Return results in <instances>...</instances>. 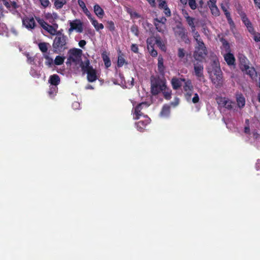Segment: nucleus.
Instances as JSON below:
<instances>
[{"instance_id":"1","label":"nucleus","mask_w":260,"mask_h":260,"mask_svg":"<svg viewBox=\"0 0 260 260\" xmlns=\"http://www.w3.org/2000/svg\"><path fill=\"white\" fill-rule=\"evenodd\" d=\"M68 54V57L66 61L67 65L70 66L73 63L77 65L81 60L82 50L80 49L72 48L69 50Z\"/></svg>"},{"instance_id":"2","label":"nucleus","mask_w":260,"mask_h":260,"mask_svg":"<svg viewBox=\"0 0 260 260\" xmlns=\"http://www.w3.org/2000/svg\"><path fill=\"white\" fill-rule=\"evenodd\" d=\"M68 38L55 37L53 41V51L55 53H60L68 49Z\"/></svg>"},{"instance_id":"3","label":"nucleus","mask_w":260,"mask_h":260,"mask_svg":"<svg viewBox=\"0 0 260 260\" xmlns=\"http://www.w3.org/2000/svg\"><path fill=\"white\" fill-rule=\"evenodd\" d=\"M207 49L203 42H200V44L196 47V49L193 53L194 58L199 61H202L205 56L207 55Z\"/></svg>"},{"instance_id":"4","label":"nucleus","mask_w":260,"mask_h":260,"mask_svg":"<svg viewBox=\"0 0 260 260\" xmlns=\"http://www.w3.org/2000/svg\"><path fill=\"white\" fill-rule=\"evenodd\" d=\"M166 87V82L160 79H156L154 82L151 81V92L154 95H157Z\"/></svg>"},{"instance_id":"5","label":"nucleus","mask_w":260,"mask_h":260,"mask_svg":"<svg viewBox=\"0 0 260 260\" xmlns=\"http://www.w3.org/2000/svg\"><path fill=\"white\" fill-rule=\"evenodd\" d=\"M211 81L215 85L216 88H219L222 86V73L220 68H218L215 70L214 75L211 77Z\"/></svg>"},{"instance_id":"6","label":"nucleus","mask_w":260,"mask_h":260,"mask_svg":"<svg viewBox=\"0 0 260 260\" xmlns=\"http://www.w3.org/2000/svg\"><path fill=\"white\" fill-rule=\"evenodd\" d=\"M176 36H178L181 39L184 41L186 44H189L190 41L188 37L187 32L185 28L177 26L175 31Z\"/></svg>"},{"instance_id":"7","label":"nucleus","mask_w":260,"mask_h":260,"mask_svg":"<svg viewBox=\"0 0 260 260\" xmlns=\"http://www.w3.org/2000/svg\"><path fill=\"white\" fill-rule=\"evenodd\" d=\"M70 28L69 29V33L71 34L73 30L81 33L83 30V23L79 19H75L70 21Z\"/></svg>"},{"instance_id":"8","label":"nucleus","mask_w":260,"mask_h":260,"mask_svg":"<svg viewBox=\"0 0 260 260\" xmlns=\"http://www.w3.org/2000/svg\"><path fill=\"white\" fill-rule=\"evenodd\" d=\"M193 69L194 75L199 80L202 81L203 79H204V76L203 74L204 66L201 61L194 63Z\"/></svg>"},{"instance_id":"9","label":"nucleus","mask_w":260,"mask_h":260,"mask_svg":"<svg viewBox=\"0 0 260 260\" xmlns=\"http://www.w3.org/2000/svg\"><path fill=\"white\" fill-rule=\"evenodd\" d=\"M238 13L240 16L243 23L246 26L249 32L250 33L253 32L254 30V27H253L251 22H250L248 18L247 17V15L245 14V13L241 10H238Z\"/></svg>"},{"instance_id":"10","label":"nucleus","mask_w":260,"mask_h":260,"mask_svg":"<svg viewBox=\"0 0 260 260\" xmlns=\"http://www.w3.org/2000/svg\"><path fill=\"white\" fill-rule=\"evenodd\" d=\"M217 102L219 106L225 108L228 110H232L234 107V105H235L234 102H232L225 97H220L217 99Z\"/></svg>"},{"instance_id":"11","label":"nucleus","mask_w":260,"mask_h":260,"mask_svg":"<svg viewBox=\"0 0 260 260\" xmlns=\"http://www.w3.org/2000/svg\"><path fill=\"white\" fill-rule=\"evenodd\" d=\"M23 25L27 29L31 30L34 29L37 24L35 20L32 16H24L22 20Z\"/></svg>"},{"instance_id":"12","label":"nucleus","mask_w":260,"mask_h":260,"mask_svg":"<svg viewBox=\"0 0 260 260\" xmlns=\"http://www.w3.org/2000/svg\"><path fill=\"white\" fill-rule=\"evenodd\" d=\"M158 3V8L163 10V12L167 17L171 16V11L168 7L166 0H156Z\"/></svg>"},{"instance_id":"13","label":"nucleus","mask_w":260,"mask_h":260,"mask_svg":"<svg viewBox=\"0 0 260 260\" xmlns=\"http://www.w3.org/2000/svg\"><path fill=\"white\" fill-rule=\"evenodd\" d=\"M150 121L151 119L147 116H144V119L140 120L136 123L138 130L140 132H143Z\"/></svg>"},{"instance_id":"14","label":"nucleus","mask_w":260,"mask_h":260,"mask_svg":"<svg viewBox=\"0 0 260 260\" xmlns=\"http://www.w3.org/2000/svg\"><path fill=\"white\" fill-rule=\"evenodd\" d=\"M85 73L87 74V79L89 82H95L98 79L96 71L93 68L86 70Z\"/></svg>"},{"instance_id":"15","label":"nucleus","mask_w":260,"mask_h":260,"mask_svg":"<svg viewBox=\"0 0 260 260\" xmlns=\"http://www.w3.org/2000/svg\"><path fill=\"white\" fill-rule=\"evenodd\" d=\"M221 9H222V10L224 13V15H225L228 22L230 25L231 28H235V24L231 17L230 12L228 11L226 7L223 4H221Z\"/></svg>"},{"instance_id":"16","label":"nucleus","mask_w":260,"mask_h":260,"mask_svg":"<svg viewBox=\"0 0 260 260\" xmlns=\"http://www.w3.org/2000/svg\"><path fill=\"white\" fill-rule=\"evenodd\" d=\"M185 81V79L184 78L173 77L171 80L173 88L175 90H177L182 86V82Z\"/></svg>"},{"instance_id":"17","label":"nucleus","mask_w":260,"mask_h":260,"mask_svg":"<svg viewBox=\"0 0 260 260\" xmlns=\"http://www.w3.org/2000/svg\"><path fill=\"white\" fill-rule=\"evenodd\" d=\"M144 105L146 106V107L148 106L146 103L145 102L140 103L136 106L135 109V119H139L140 118V116L143 115V114L141 112V110L142 109L143 106Z\"/></svg>"},{"instance_id":"18","label":"nucleus","mask_w":260,"mask_h":260,"mask_svg":"<svg viewBox=\"0 0 260 260\" xmlns=\"http://www.w3.org/2000/svg\"><path fill=\"white\" fill-rule=\"evenodd\" d=\"M236 101L238 107L243 108L245 105V99L241 93H238L236 94Z\"/></svg>"},{"instance_id":"19","label":"nucleus","mask_w":260,"mask_h":260,"mask_svg":"<svg viewBox=\"0 0 260 260\" xmlns=\"http://www.w3.org/2000/svg\"><path fill=\"white\" fill-rule=\"evenodd\" d=\"M60 81V78L57 74H53L49 77V83L51 86H57L59 84Z\"/></svg>"},{"instance_id":"20","label":"nucleus","mask_w":260,"mask_h":260,"mask_svg":"<svg viewBox=\"0 0 260 260\" xmlns=\"http://www.w3.org/2000/svg\"><path fill=\"white\" fill-rule=\"evenodd\" d=\"M224 60L227 64L229 66L233 65L235 64V58L233 54L231 52L226 53L224 55Z\"/></svg>"},{"instance_id":"21","label":"nucleus","mask_w":260,"mask_h":260,"mask_svg":"<svg viewBox=\"0 0 260 260\" xmlns=\"http://www.w3.org/2000/svg\"><path fill=\"white\" fill-rule=\"evenodd\" d=\"M157 68L159 74L162 75H164L165 67L164 65V59L160 55L158 57Z\"/></svg>"},{"instance_id":"22","label":"nucleus","mask_w":260,"mask_h":260,"mask_svg":"<svg viewBox=\"0 0 260 260\" xmlns=\"http://www.w3.org/2000/svg\"><path fill=\"white\" fill-rule=\"evenodd\" d=\"M78 4L79 6L82 8L83 12L87 16L88 19H91L92 17L90 12L88 11L86 7L85 3L82 0H78Z\"/></svg>"},{"instance_id":"23","label":"nucleus","mask_w":260,"mask_h":260,"mask_svg":"<svg viewBox=\"0 0 260 260\" xmlns=\"http://www.w3.org/2000/svg\"><path fill=\"white\" fill-rule=\"evenodd\" d=\"M80 66L83 74H85V71L86 70H88L90 68H93L92 66L90 65V61L88 59H86L84 62L81 61Z\"/></svg>"},{"instance_id":"24","label":"nucleus","mask_w":260,"mask_h":260,"mask_svg":"<svg viewBox=\"0 0 260 260\" xmlns=\"http://www.w3.org/2000/svg\"><path fill=\"white\" fill-rule=\"evenodd\" d=\"M94 12L100 18H102L104 15L103 9L98 4H95L93 7Z\"/></svg>"},{"instance_id":"25","label":"nucleus","mask_w":260,"mask_h":260,"mask_svg":"<svg viewBox=\"0 0 260 260\" xmlns=\"http://www.w3.org/2000/svg\"><path fill=\"white\" fill-rule=\"evenodd\" d=\"M124 54L121 52L120 50H119L118 52V57L117 60V67L118 68L122 67L124 64H127L124 58Z\"/></svg>"},{"instance_id":"26","label":"nucleus","mask_w":260,"mask_h":260,"mask_svg":"<svg viewBox=\"0 0 260 260\" xmlns=\"http://www.w3.org/2000/svg\"><path fill=\"white\" fill-rule=\"evenodd\" d=\"M220 41L222 44L221 49L224 50L226 53L231 52V48L229 42L223 38H220Z\"/></svg>"},{"instance_id":"27","label":"nucleus","mask_w":260,"mask_h":260,"mask_svg":"<svg viewBox=\"0 0 260 260\" xmlns=\"http://www.w3.org/2000/svg\"><path fill=\"white\" fill-rule=\"evenodd\" d=\"M170 114V106L168 105H165L161 110L160 115L161 117H167Z\"/></svg>"},{"instance_id":"28","label":"nucleus","mask_w":260,"mask_h":260,"mask_svg":"<svg viewBox=\"0 0 260 260\" xmlns=\"http://www.w3.org/2000/svg\"><path fill=\"white\" fill-rule=\"evenodd\" d=\"M242 70H245L247 72V74L249 75L251 77H252L256 74L255 69L253 67L250 68L247 64H244Z\"/></svg>"},{"instance_id":"29","label":"nucleus","mask_w":260,"mask_h":260,"mask_svg":"<svg viewBox=\"0 0 260 260\" xmlns=\"http://www.w3.org/2000/svg\"><path fill=\"white\" fill-rule=\"evenodd\" d=\"M154 21V25L155 26L156 29L157 30V31L163 33L166 28V24H164L162 23H160V21Z\"/></svg>"},{"instance_id":"30","label":"nucleus","mask_w":260,"mask_h":260,"mask_svg":"<svg viewBox=\"0 0 260 260\" xmlns=\"http://www.w3.org/2000/svg\"><path fill=\"white\" fill-rule=\"evenodd\" d=\"M184 82V85H183V89L185 91L187 92L192 91L193 90V86L192 85V83L190 80H186Z\"/></svg>"},{"instance_id":"31","label":"nucleus","mask_w":260,"mask_h":260,"mask_svg":"<svg viewBox=\"0 0 260 260\" xmlns=\"http://www.w3.org/2000/svg\"><path fill=\"white\" fill-rule=\"evenodd\" d=\"M89 19L90 20L92 24L97 31L104 28V25L102 23H99L96 20L94 19L92 17H91V19Z\"/></svg>"},{"instance_id":"32","label":"nucleus","mask_w":260,"mask_h":260,"mask_svg":"<svg viewBox=\"0 0 260 260\" xmlns=\"http://www.w3.org/2000/svg\"><path fill=\"white\" fill-rule=\"evenodd\" d=\"M165 99L169 100L171 98L172 91L166 86V87L161 91Z\"/></svg>"},{"instance_id":"33","label":"nucleus","mask_w":260,"mask_h":260,"mask_svg":"<svg viewBox=\"0 0 260 260\" xmlns=\"http://www.w3.org/2000/svg\"><path fill=\"white\" fill-rule=\"evenodd\" d=\"M194 19L191 17H187L186 21L189 26H190L192 32H194L196 30V26L194 24Z\"/></svg>"},{"instance_id":"34","label":"nucleus","mask_w":260,"mask_h":260,"mask_svg":"<svg viewBox=\"0 0 260 260\" xmlns=\"http://www.w3.org/2000/svg\"><path fill=\"white\" fill-rule=\"evenodd\" d=\"M102 58L104 62L105 66L106 68H108L110 67L111 65V60L110 59V58L109 56L103 53L102 54Z\"/></svg>"},{"instance_id":"35","label":"nucleus","mask_w":260,"mask_h":260,"mask_svg":"<svg viewBox=\"0 0 260 260\" xmlns=\"http://www.w3.org/2000/svg\"><path fill=\"white\" fill-rule=\"evenodd\" d=\"M57 87L56 86H51L50 85L48 93L50 98H53L57 92Z\"/></svg>"},{"instance_id":"36","label":"nucleus","mask_w":260,"mask_h":260,"mask_svg":"<svg viewBox=\"0 0 260 260\" xmlns=\"http://www.w3.org/2000/svg\"><path fill=\"white\" fill-rule=\"evenodd\" d=\"M66 4V0H54V6L57 9H61Z\"/></svg>"},{"instance_id":"37","label":"nucleus","mask_w":260,"mask_h":260,"mask_svg":"<svg viewBox=\"0 0 260 260\" xmlns=\"http://www.w3.org/2000/svg\"><path fill=\"white\" fill-rule=\"evenodd\" d=\"M65 57L59 55L56 56L54 60V63L57 66H60L64 62Z\"/></svg>"},{"instance_id":"38","label":"nucleus","mask_w":260,"mask_h":260,"mask_svg":"<svg viewBox=\"0 0 260 260\" xmlns=\"http://www.w3.org/2000/svg\"><path fill=\"white\" fill-rule=\"evenodd\" d=\"M48 43L45 42L40 43L38 44L40 50L43 53H46L48 51Z\"/></svg>"},{"instance_id":"39","label":"nucleus","mask_w":260,"mask_h":260,"mask_svg":"<svg viewBox=\"0 0 260 260\" xmlns=\"http://www.w3.org/2000/svg\"><path fill=\"white\" fill-rule=\"evenodd\" d=\"M35 19L44 29H46V26L49 24L43 19L39 17H35Z\"/></svg>"},{"instance_id":"40","label":"nucleus","mask_w":260,"mask_h":260,"mask_svg":"<svg viewBox=\"0 0 260 260\" xmlns=\"http://www.w3.org/2000/svg\"><path fill=\"white\" fill-rule=\"evenodd\" d=\"M209 7L210 8L211 13L213 15L218 16L220 15L219 10L216 5L213 6H209Z\"/></svg>"},{"instance_id":"41","label":"nucleus","mask_w":260,"mask_h":260,"mask_svg":"<svg viewBox=\"0 0 260 260\" xmlns=\"http://www.w3.org/2000/svg\"><path fill=\"white\" fill-rule=\"evenodd\" d=\"M44 57L46 59L45 62V64L49 68H51L54 63L53 59L48 55H45Z\"/></svg>"},{"instance_id":"42","label":"nucleus","mask_w":260,"mask_h":260,"mask_svg":"<svg viewBox=\"0 0 260 260\" xmlns=\"http://www.w3.org/2000/svg\"><path fill=\"white\" fill-rule=\"evenodd\" d=\"M55 29H56V28H55L54 26L48 24L47 26H46V29L44 30L47 31L50 35L54 36V34L55 33Z\"/></svg>"},{"instance_id":"43","label":"nucleus","mask_w":260,"mask_h":260,"mask_svg":"<svg viewBox=\"0 0 260 260\" xmlns=\"http://www.w3.org/2000/svg\"><path fill=\"white\" fill-rule=\"evenodd\" d=\"M107 27L110 31H113L114 30H115V27L113 21H108Z\"/></svg>"},{"instance_id":"44","label":"nucleus","mask_w":260,"mask_h":260,"mask_svg":"<svg viewBox=\"0 0 260 260\" xmlns=\"http://www.w3.org/2000/svg\"><path fill=\"white\" fill-rule=\"evenodd\" d=\"M188 5L191 10H194L197 9L196 0H188Z\"/></svg>"},{"instance_id":"45","label":"nucleus","mask_w":260,"mask_h":260,"mask_svg":"<svg viewBox=\"0 0 260 260\" xmlns=\"http://www.w3.org/2000/svg\"><path fill=\"white\" fill-rule=\"evenodd\" d=\"M131 32L134 34L135 36H138L139 34V28L138 26L136 25H133L131 27Z\"/></svg>"},{"instance_id":"46","label":"nucleus","mask_w":260,"mask_h":260,"mask_svg":"<svg viewBox=\"0 0 260 260\" xmlns=\"http://www.w3.org/2000/svg\"><path fill=\"white\" fill-rule=\"evenodd\" d=\"M192 32L193 33V38L198 44H200V42H203L200 38V35L198 31H196L195 30L194 32Z\"/></svg>"},{"instance_id":"47","label":"nucleus","mask_w":260,"mask_h":260,"mask_svg":"<svg viewBox=\"0 0 260 260\" xmlns=\"http://www.w3.org/2000/svg\"><path fill=\"white\" fill-rule=\"evenodd\" d=\"M185 55V51L184 49L179 48L178 50V56L179 58H183Z\"/></svg>"},{"instance_id":"48","label":"nucleus","mask_w":260,"mask_h":260,"mask_svg":"<svg viewBox=\"0 0 260 260\" xmlns=\"http://www.w3.org/2000/svg\"><path fill=\"white\" fill-rule=\"evenodd\" d=\"M62 31V29L60 30H57L55 29V33L54 34V35L56 36L55 37L67 38V36L63 34Z\"/></svg>"},{"instance_id":"49","label":"nucleus","mask_w":260,"mask_h":260,"mask_svg":"<svg viewBox=\"0 0 260 260\" xmlns=\"http://www.w3.org/2000/svg\"><path fill=\"white\" fill-rule=\"evenodd\" d=\"M39 1L41 5L44 8L48 7L50 4L49 0H39Z\"/></svg>"},{"instance_id":"50","label":"nucleus","mask_w":260,"mask_h":260,"mask_svg":"<svg viewBox=\"0 0 260 260\" xmlns=\"http://www.w3.org/2000/svg\"><path fill=\"white\" fill-rule=\"evenodd\" d=\"M154 21H155L156 22L160 21V23H162L164 24H166V23L167 22V19L165 17H161L159 18H155L154 19Z\"/></svg>"},{"instance_id":"51","label":"nucleus","mask_w":260,"mask_h":260,"mask_svg":"<svg viewBox=\"0 0 260 260\" xmlns=\"http://www.w3.org/2000/svg\"><path fill=\"white\" fill-rule=\"evenodd\" d=\"M131 50L134 53H138L139 51L138 46L137 44H133L131 47Z\"/></svg>"},{"instance_id":"52","label":"nucleus","mask_w":260,"mask_h":260,"mask_svg":"<svg viewBox=\"0 0 260 260\" xmlns=\"http://www.w3.org/2000/svg\"><path fill=\"white\" fill-rule=\"evenodd\" d=\"M200 101V98L198 93H196L194 94V96L192 99V102L194 104L198 103Z\"/></svg>"},{"instance_id":"53","label":"nucleus","mask_w":260,"mask_h":260,"mask_svg":"<svg viewBox=\"0 0 260 260\" xmlns=\"http://www.w3.org/2000/svg\"><path fill=\"white\" fill-rule=\"evenodd\" d=\"M155 43H156V44L158 46H159V47H161V48H162V46L165 47V46H164V45L162 44V42H161V39H160V38H156V40H155Z\"/></svg>"},{"instance_id":"54","label":"nucleus","mask_w":260,"mask_h":260,"mask_svg":"<svg viewBox=\"0 0 260 260\" xmlns=\"http://www.w3.org/2000/svg\"><path fill=\"white\" fill-rule=\"evenodd\" d=\"M78 44L80 47L84 48V46L86 44V42L84 40H81L79 42Z\"/></svg>"},{"instance_id":"55","label":"nucleus","mask_w":260,"mask_h":260,"mask_svg":"<svg viewBox=\"0 0 260 260\" xmlns=\"http://www.w3.org/2000/svg\"><path fill=\"white\" fill-rule=\"evenodd\" d=\"M191 92L192 91H188L187 92H186V93L185 94V97L187 101H189L190 99V98L192 95Z\"/></svg>"},{"instance_id":"56","label":"nucleus","mask_w":260,"mask_h":260,"mask_svg":"<svg viewBox=\"0 0 260 260\" xmlns=\"http://www.w3.org/2000/svg\"><path fill=\"white\" fill-rule=\"evenodd\" d=\"M255 168L256 169V170H260V159H257L255 165Z\"/></svg>"},{"instance_id":"57","label":"nucleus","mask_w":260,"mask_h":260,"mask_svg":"<svg viewBox=\"0 0 260 260\" xmlns=\"http://www.w3.org/2000/svg\"><path fill=\"white\" fill-rule=\"evenodd\" d=\"M253 2L255 7L260 9V0H253Z\"/></svg>"},{"instance_id":"58","label":"nucleus","mask_w":260,"mask_h":260,"mask_svg":"<svg viewBox=\"0 0 260 260\" xmlns=\"http://www.w3.org/2000/svg\"><path fill=\"white\" fill-rule=\"evenodd\" d=\"M131 16L134 17L136 18H141V15L136 12H134L133 13H131Z\"/></svg>"},{"instance_id":"59","label":"nucleus","mask_w":260,"mask_h":260,"mask_svg":"<svg viewBox=\"0 0 260 260\" xmlns=\"http://www.w3.org/2000/svg\"><path fill=\"white\" fill-rule=\"evenodd\" d=\"M150 54L152 56L155 57L157 55V52L156 50L153 49L150 52Z\"/></svg>"},{"instance_id":"60","label":"nucleus","mask_w":260,"mask_h":260,"mask_svg":"<svg viewBox=\"0 0 260 260\" xmlns=\"http://www.w3.org/2000/svg\"><path fill=\"white\" fill-rule=\"evenodd\" d=\"M216 3V0H209V2H208V5L209 6H213L215 5Z\"/></svg>"},{"instance_id":"61","label":"nucleus","mask_w":260,"mask_h":260,"mask_svg":"<svg viewBox=\"0 0 260 260\" xmlns=\"http://www.w3.org/2000/svg\"><path fill=\"white\" fill-rule=\"evenodd\" d=\"M148 3L151 5V7H154L155 6V0H146Z\"/></svg>"},{"instance_id":"62","label":"nucleus","mask_w":260,"mask_h":260,"mask_svg":"<svg viewBox=\"0 0 260 260\" xmlns=\"http://www.w3.org/2000/svg\"><path fill=\"white\" fill-rule=\"evenodd\" d=\"M254 40L255 42H260V34L258 33L257 35H256L254 37Z\"/></svg>"},{"instance_id":"63","label":"nucleus","mask_w":260,"mask_h":260,"mask_svg":"<svg viewBox=\"0 0 260 260\" xmlns=\"http://www.w3.org/2000/svg\"><path fill=\"white\" fill-rule=\"evenodd\" d=\"M11 6H12V8L14 9H17L18 7V5L16 3V2H15L14 1L11 2Z\"/></svg>"},{"instance_id":"64","label":"nucleus","mask_w":260,"mask_h":260,"mask_svg":"<svg viewBox=\"0 0 260 260\" xmlns=\"http://www.w3.org/2000/svg\"><path fill=\"white\" fill-rule=\"evenodd\" d=\"M244 132L246 134H248L250 132V128L248 126H246L244 128Z\"/></svg>"}]
</instances>
